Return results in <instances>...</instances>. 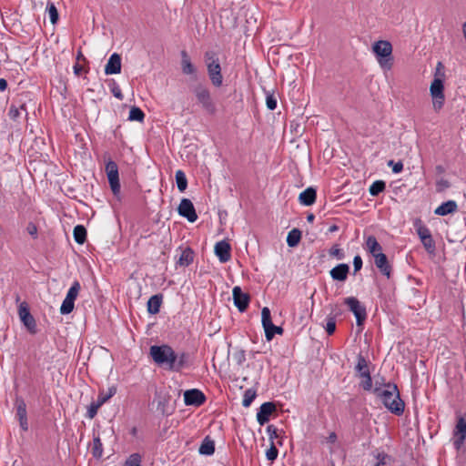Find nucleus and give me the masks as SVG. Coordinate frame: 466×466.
<instances>
[{
	"label": "nucleus",
	"mask_w": 466,
	"mask_h": 466,
	"mask_svg": "<svg viewBox=\"0 0 466 466\" xmlns=\"http://www.w3.org/2000/svg\"><path fill=\"white\" fill-rule=\"evenodd\" d=\"M149 354L157 365L174 371H180L186 366L187 360V353L182 352L177 354L175 350L167 344L151 346Z\"/></svg>",
	"instance_id": "obj_1"
},
{
	"label": "nucleus",
	"mask_w": 466,
	"mask_h": 466,
	"mask_svg": "<svg viewBox=\"0 0 466 466\" xmlns=\"http://www.w3.org/2000/svg\"><path fill=\"white\" fill-rule=\"evenodd\" d=\"M373 392L391 413L397 416L403 413L405 403L400 399L397 385L387 383L380 388L376 384Z\"/></svg>",
	"instance_id": "obj_2"
},
{
	"label": "nucleus",
	"mask_w": 466,
	"mask_h": 466,
	"mask_svg": "<svg viewBox=\"0 0 466 466\" xmlns=\"http://www.w3.org/2000/svg\"><path fill=\"white\" fill-rule=\"evenodd\" d=\"M371 49L381 69L390 70L393 66L392 45L387 40H379L373 43Z\"/></svg>",
	"instance_id": "obj_3"
},
{
	"label": "nucleus",
	"mask_w": 466,
	"mask_h": 466,
	"mask_svg": "<svg viewBox=\"0 0 466 466\" xmlns=\"http://www.w3.org/2000/svg\"><path fill=\"white\" fill-rule=\"evenodd\" d=\"M205 64L208 77L213 86L219 87L223 84L221 66L217 54L213 51H207L204 55Z\"/></svg>",
	"instance_id": "obj_4"
},
{
	"label": "nucleus",
	"mask_w": 466,
	"mask_h": 466,
	"mask_svg": "<svg viewBox=\"0 0 466 466\" xmlns=\"http://www.w3.org/2000/svg\"><path fill=\"white\" fill-rule=\"evenodd\" d=\"M370 361L364 356L358 355L355 365V376L360 380V387L366 391L372 389V379L370 375Z\"/></svg>",
	"instance_id": "obj_5"
},
{
	"label": "nucleus",
	"mask_w": 466,
	"mask_h": 466,
	"mask_svg": "<svg viewBox=\"0 0 466 466\" xmlns=\"http://www.w3.org/2000/svg\"><path fill=\"white\" fill-rule=\"evenodd\" d=\"M197 103L207 113L213 115L217 111L216 103L214 102L209 88L203 84H198L192 90Z\"/></svg>",
	"instance_id": "obj_6"
},
{
	"label": "nucleus",
	"mask_w": 466,
	"mask_h": 466,
	"mask_svg": "<svg viewBox=\"0 0 466 466\" xmlns=\"http://www.w3.org/2000/svg\"><path fill=\"white\" fill-rule=\"evenodd\" d=\"M451 441L457 451H466V413L456 417Z\"/></svg>",
	"instance_id": "obj_7"
},
{
	"label": "nucleus",
	"mask_w": 466,
	"mask_h": 466,
	"mask_svg": "<svg viewBox=\"0 0 466 466\" xmlns=\"http://www.w3.org/2000/svg\"><path fill=\"white\" fill-rule=\"evenodd\" d=\"M431 96L432 97V106L435 111H440L445 102L444 85L440 78H434L430 87Z\"/></svg>",
	"instance_id": "obj_8"
},
{
	"label": "nucleus",
	"mask_w": 466,
	"mask_h": 466,
	"mask_svg": "<svg viewBox=\"0 0 466 466\" xmlns=\"http://www.w3.org/2000/svg\"><path fill=\"white\" fill-rule=\"evenodd\" d=\"M345 305L354 314L357 325L361 327L367 318L366 308L354 297H349L344 299Z\"/></svg>",
	"instance_id": "obj_9"
},
{
	"label": "nucleus",
	"mask_w": 466,
	"mask_h": 466,
	"mask_svg": "<svg viewBox=\"0 0 466 466\" xmlns=\"http://www.w3.org/2000/svg\"><path fill=\"white\" fill-rule=\"evenodd\" d=\"M106 173L110 185L111 190L114 195L120 192L119 173L116 163L109 159L106 164Z\"/></svg>",
	"instance_id": "obj_10"
},
{
	"label": "nucleus",
	"mask_w": 466,
	"mask_h": 466,
	"mask_svg": "<svg viewBox=\"0 0 466 466\" xmlns=\"http://www.w3.org/2000/svg\"><path fill=\"white\" fill-rule=\"evenodd\" d=\"M232 295L235 306L240 312H244L249 305V295L248 293L243 292L241 288L238 286L233 288Z\"/></svg>",
	"instance_id": "obj_11"
},
{
	"label": "nucleus",
	"mask_w": 466,
	"mask_h": 466,
	"mask_svg": "<svg viewBox=\"0 0 466 466\" xmlns=\"http://www.w3.org/2000/svg\"><path fill=\"white\" fill-rule=\"evenodd\" d=\"M178 214L186 218L189 222H195L198 219L195 208L191 200L183 198L178 206Z\"/></svg>",
	"instance_id": "obj_12"
},
{
	"label": "nucleus",
	"mask_w": 466,
	"mask_h": 466,
	"mask_svg": "<svg viewBox=\"0 0 466 466\" xmlns=\"http://www.w3.org/2000/svg\"><path fill=\"white\" fill-rule=\"evenodd\" d=\"M184 401L186 405H193L198 407L206 401V396L201 390L192 389L184 392Z\"/></svg>",
	"instance_id": "obj_13"
},
{
	"label": "nucleus",
	"mask_w": 466,
	"mask_h": 466,
	"mask_svg": "<svg viewBox=\"0 0 466 466\" xmlns=\"http://www.w3.org/2000/svg\"><path fill=\"white\" fill-rule=\"evenodd\" d=\"M18 315L24 325L31 331L35 332V321L31 315L25 303H21L18 308Z\"/></svg>",
	"instance_id": "obj_14"
},
{
	"label": "nucleus",
	"mask_w": 466,
	"mask_h": 466,
	"mask_svg": "<svg viewBox=\"0 0 466 466\" xmlns=\"http://www.w3.org/2000/svg\"><path fill=\"white\" fill-rule=\"evenodd\" d=\"M276 410V406L273 402H265L263 403L258 413H257V420L259 425L263 426L266 424L271 416V414Z\"/></svg>",
	"instance_id": "obj_15"
},
{
	"label": "nucleus",
	"mask_w": 466,
	"mask_h": 466,
	"mask_svg": "<svg viewBox=\"0 0 466 466\" xmlns=\"http://www.w3.org/2000/svg\"><path fill=\"white\" fill-rule=\"evenodd\" d=\"M215 254L221 263H226L231 258V247L228 242L221 240L215 245Z\"/></svg>",
	"instance_id": "obj_16"
},
{
	"label": "nucleus",
	"mask_w": 466,
	"mask_h": 466,
	"mask_svg": "<svg viewBox=\"0 0 466 466\" xmlns=\"http://www.w3.org/2000/svg\"><path fill=\"white\" fill-rule=\"evenodd\" d=\"M121 72V56L120 55L114 53L110 56L106 66V75H115Z\"/></svg>",
	"instance_id": "obj_17"
},
{
	"label": "nucleus",
	"mask_w": 466,
	"mask_h": 466,
	"mask_svg": "<svg viewBox=\"0 0 466 466\" xmlns=\"http://www.w3.org/2000/svg\"><path fill=\"white\" fill-rule=\"evenodd\" d=\"M374 263L381 274L386 276L388 279L390 277L391 267L389 264L388 258L384 253L377 254V256L374 257Z\"/></svg>",
	"instance_id": "obj_18"
},
{
	"label": "nucleus",
	"mask_w": 466,
	"mask_h": 466,
	"mask_svg": "<svg viewBox=\"0 0 466 466\" xmlns=\"http://www.w3.org/2000/svg\"><path fill=\"white\" fill-rule=\"evenodd\" d=\"M350 272V267L348 264L342 263L337 265L335 268H333L330 271V277L334 280L338 281H345L348 278V274Z\"/></svg>",
	"instance_id": "obj_19"
},
{
	"label": "nucleus",
	"mask_w": 466,
	"mask_h": 466,
	"mask_svg": "<svg viewBox=\"0 0 466 466\" xmlns=\"http://www.w3.org/2000/svg\"><path fill=\"white\" fill-rule=\"evenodd\" d=\"M458 209V205L454 200H448L440 205L435 210V215L438 216H447L449 214H452L456 212Z\"/></svg>",
	"instance_id": "obj_20"
},
{
	"label": "nucleus",
	"mask_w": 466,
	"mask_h": 466,
	"mask_svg": "<svg viewBox=\"0 0 466 466\" xmlns=\"http://www.w3.org/2000/svg\"><path fill=\"white\" fill-rule=\"evenodd\" d=\"M317 192L313 187H308L299 196V201L304 206H311L315 203Z\"/></svg>",
	"instance_id": "obj_21"
},
{
	"label": "nucleus",
	"mask_w": 466,
	"mask_h": 466,
	"mask_svg": "<svg viewBox=\"0 0 466 466\" xmlns=\"http://www.w3.org/2000/svg\"><path fill=\"white\" fill-rule=\"evenodd\" d=\"M365 249L372 255V257H376L377 254H381L382 247L378 242L374 236H369L365 241Z\"/></svg>",
	"instance_id": "obj_22"
},
{
	"label": "nucleus",
	"mask_w": 466,
	"mask_h": 466,
	"mask_svg": "<svg viewBox=\"0 0 466 466\" xmlns=\"http://www.w3.org/2000/svg\"><path fill=\"white\" fill-rule=\"evenodd\" d=\"M163 296L161 294L153 295L147 301V311L150 314H157L162 305Z\"/></svg>",
	"instance_id": "obj_23"
},
{
	"label": "nucleus",
	"mask_w": 466,
	"mask_h": 466,
	"mask_svg": "<svg viewBox=\"0 0 466 466\" xmlns=\"http://www.w3.org/2000/svg\"><path fill=\"white\" fill-rule=\"evenodd\" d=\"M181 68L185 75H194L197 72L195 66L186 51L181 52Z\"/></svg>",
	"instance_id": "obj_24"
},
{
	"label": "nucleus",
	"mask_w": 466,
	"mask_h": 466,
	"mask_svg": "<svg viewBox=\"0 0 466 466\" xmlns=\"http://www.w3.org/2000/svg\"><path fill=\"white\" fill-rule=\"evenodd\" d=\"M194 260V252L190 248H187L182 250L180 257L177 262L179 267H187Z\"/></svg>",
	"instance_id": "obj_25"
},
{
	"label": "nucleus",
	"mask_w": 466,
	"mask_h": 466,
	"mask_svg": "<svg viewBox=\"0 0 466 466\" xmlns=\"http://www.w3.org/2000/svg\"><path fill=\"white\" fill-rule=\"evenodd\" d=\"M199 453L203 455H212L215 452V442L213 440H211L208 436H207L200 447H199Z\"/></svg>",
	"instance_id": "obj_26"
},
{
	"label": "nucleus",
	"mask_w": 466,
	"mask_h": 466,
	"mask_svg": "<svg viewBox=\"0 0 466 466\" xmlns=\"http://www.w3.org/2000/svg\"><path fill=\"white\" fill-rule=\"evenodd\" d=\"M301 239V231L298 228L290 230L287 237V244L290 248H294L299 245Z\"/></svg>",
	"instance_id": "obj_27"
},
{
	"label": "nucleus",
	"mask_w": 466,
	"mask_h": 466,
	"mask_svg": "<svg viewBox=\"0 0 466 466\" xmlns=\"http://www.w3.org/2000/svg\"><path fill=\"white\" fill-rule=\"evenodd\" d=\"M74 238L78 244H83L86 239V229L82 225H77L74 228Z\"/></svg>",
	"instance_id": "obj_28"
},
{
	"label": "nucleus",
	"mask_w": 466,
	"mask_h": 466,
	"mask_svg": "<svg viewBox=\"0 0 466 466\" xmlns=\"http://www.w3.org/2000/svg\"><path fill=\"white\" fill-rule=\"evenodd\" d=\"M22 113L27 115V110L25 104L20 105L18 107L15 105H12L10 106L8 115L11 119L16 121L20 117Z\"/></svg>",
	"instance_id": "obj_29"
},
{
	"label": "nucleus",
	"mask_w": 466,
	"mask_h": 466,
	"mask_svg": "<svg viewBox=\"0 0 466 466\" xmlns=\"http://www.w3.org/2000/svg\"><path fill=\"white\" fill-rule=\"evenodd\" d=\"M116 387L109 388L107 392H105V390H100L96 401L102 406L107 400H109L116 394Z\"/></svg>",
	"instance_id": "obj_30"
},
{
	"label": "nucleus",
	"mask_w": 466,
	"mask_h": 466,
	"mask_svg": "<svg viewBox=\"0 0 466 466\" xmlns=\"http://www.w3.org/2000/svg\"><path fill=\"white\" fill-rule=\"evenodd\" d=\"M176 182L180 192H184L187 189V180L185 173L182 170H177L176 172Z\"/></svg>",
	"instance_id": "obj_31"
},
{
	"label": "nucleus",
	"mask_w": 466,
	"mask_h": 466,
	"mask_svg": "<svg viewBox=\"0 0 466 466\" xmlns=\"http://www.w3.org/2000/svg\"><path fill=\"white\" fill-rule=\"evenodd\" d=\"M386 184L382 180H377L371 184L370 187V194L373 197L378 196L380 193L385 190Z\"/></svg>",
	"instance_id": "obj_32"
},
{
	"label": "nucleus",
	"mask_w": 466,
	"mask_h": 466,
	"mask_svg": "<svg viewBox=\"0 0 466 466\" xmlns=\"http://www.w3.org/2000/svg\"><path fill=\"white\" fill-rule=\"evenodd\" d=\"M144 118H145V114L139 107H137V106L131 107V109L129 111V116H128V119L130 121L142 122L144 120Z\"/></svg>",
	"instance_id": "obj_33"
},
{
	"label": "nucleus",
	"mask_w": 466,
	"mask_h": 466,
	"mask_svg": "<svg viewBox=\"0 0 466 466\" xmlns=\"http://www.w3.org/2000/svg\"><path fill=\"white\" fill-rule=\"evenodd\" d=\"M15 410H16L15 416L18 420L23 419V418H27L26 405L23 400H16Z\"/></svg>",
	"instance_id": "obj_34"
},
{
	"label": "nucleus",
	"mask_w": 466,
	"mask_h": 466,
	"mask_svg": "<svg viewBox=\"0 0 466 466\" xmlns=\"http://www.w3.org/2000/svg\"><path fill=\"white\" fill-rule=\"evenodd\" d=\"M81 286L78 281H75L68 289L66 298L75 301L79 294Z\"/></svg>",
	"instance_id": "obj_35"
},
{
	"label": "nucleus",
	"mask_w": 466,
	"mask_h": 466,
	"mask_svg": "<svg viewBox=\"0 0 466 466\" xmlns=\"http://www.w3.org/2000/svg\"><path fill=\"white\" fill-rule=\"evenodd\" d=\"M257 396L256 390L248 389L244 392L242 405L246 408L249 407Z\"/></svg>",
	"instance_id": "obj_36"
},
{
	"label": "nucleus",
	"mask_w": 466,
	"mask_h": 466,
	"mask_svg": "<svg viewBox=\"0 0 466 466\" xmlns=\"http://www.w3.org/2000/svg\"><path fill=\"white\" fill-rule=\"evenodd\" d=\"M75 307V301L65 298V299L62 302V305L60 307V312L63 315L69 314L73 311Z\"/></svg>",
	"instance_id": "obj_37"
},
{
	"label": "nucleus",
	"mask_w": 466,
	"mask_h": 466,
	"mask_svg": "<svg viewBox=\"0 0 466 466\" xmlns=\"http://www.w3.org/2000/svg\"><path fill=\"white\" fill-rule=\"evenodd\" d=\"M261 322L263 329L273 323L271 319V313L268 307H264L261 310Z\"/></svg>",
	"instance_id": "obj_38"
},
{
	"label": "nucleus",
	"mask_w": 466,
	"mask_h": 466,
	"mask_svg": "<svg viewBox=\"0 0 466 466\" xmlns=\"http://www.w3.org/2000/svg\"><path fill=\"white\" fill-rule=\"evenodd\" d=\"M420 241L429 253H433L435 251V242L431 237V234L426 238L424 237Z\"/></svg>",
	"instance_id": "obj_39"
},
{
	"label": "nucleus",
	"mask_w": 466,
	"mask_h": 466,
	"mask_svg": "<svg viewBox=\"0 0 466 466\" xmlns=\"http://www.w3.org/2000/svg\"><path fill=\"white\" fill-rule=\"evenodd\" d=\"M141 456L138 453H133L127 459L124 466H141Z\"/></svg>",
	"instance_id": "obj_40"
},
{
	"label": "nucleus",
	"mask_w": 466,
	"mask_h": 466,
	"mask_svg": "<svg viewBox=\"0 0 466 466\" xmlns=\"http://www.w3.org/2000/svg\"><path fill=\"white\" fill-rule=\"evenodd\" d=\"M100 407L101 405L96 400L91 402L87 408L86 417L89 419H94L97 414V411L100 409Z\"/></svg>",
	"instance_id": "obj_41"
},
{
	"label": "nucleus",
	"mask_w": 466,
	"mask_h": 466,
	"mask_svg": "<svg viewBox=\"0 0 466 466\" xmlns=\"http://www.w3.org/2000/svg\"><path fill=\"white\" fill-rule=\"evenodd\" d=\"M325 329L329 335H332L336 330V320L332 316H329L326 319V327Z\"/></svg>",
	"instance_id": "obj_42"
},
{
	"label": "nucleus",
	"mask_w": 466,
	"mask_h": 466,
	"mask_svg": "<svg viewBox=\"0 0 466 466\" xmlns=\"http://www.w3.org/2000/svg\"><path fill=\"white\" fill-rule=\"evenodd\" d=\"M50 21L56 24L58 20V12L54 4H50L47 6Z\"/></svg>",
	"instance_id": "obj_43"
},
{
	"label": "nucleus",
	"mask_w": 466,
	"mask_h": 466,
	"mask_svg": "<svg viewBox=\"0 0 466 466\" xmlns=\"http://www.w3.org/2000/svg\"><path fill=\"white\" fill-rule=\"evenodd\" d=\"M329 254L330 257L337 258L338 259H342L344 258V253L338 245L332 246L329 250Z\"/></svg>",
	"instance_id": "obj_44"
},
{
	"label": "nucleus",
	"mask_w": 466,
	"mask_h": 466,
	"mask_svg": "<svg viewBox=\"0 0 466 466\" xmlns=\"http://www.w3.org/2000/svg\"><path fill=\"white\" fill-rule=\"evenodd\" d=\"M278 454H279L278 449L272 443L270 448L268 449L266 451V457L268 461H273L277 459Z\"/></svg>",
	"instance_id": "obj_45"
},
{
	"label": "nucleus",
	"mask_w": 466,
	"mask_h": 466,
	"mask_svg": "<svg viewBox=\"0 0 466 466\" xmlns=\"http://www.w3.org/2000/svg\"><path fill=\"white\" fill-rule=\"evenodd\" d=\"M276 327L277 326L272 323V324H270V325H268V326L264 328L265 337H266V339L268 341L272 340V339L274 338Z\"/></svg>",
	"instance_id": "obj_46"
},
{
	"label": "nucleus",
	"mask_w": 466,
	"mask_h": 466,
	"mask_svg": "<svg viewBox=\"0 0 466 466\" xmlns=\"http://www.w3.org/2000/svg\"><path fill=\"white\" fill-rule=\"evenodd\" d=\"M378 462L375 466H387V462L390 460V457L388 454L384 452L378 453L377 455Z\"/></svg>",
	"instance_id": "obj_47"
},
{
	"label": "nucleus",
	"mask_w": 466,
	"mask_h": 466,
	"mask_svg": "<svg viewBox=\"0 0 466 466\" xmlns=\"http://www.w3.org/2000/svg\"><path fill=\"white\" fill-rule=\"evenodd\" d=\"M448 187H450V183L448 180H446L444 178H440L437 180L436 188H437L438 192H441V191L447 189Z\"/></svg>",
	"instance_id": "obj_48"
},
{
	"label": "nucleus",
	"mask_w": 466,
	"mask_h": 466,
	"mask_svg": "<svg viewBox=\"0 0 466 466\" xmlns=\"http://www.w3.org/2000/svg\"><path fill=\"white\" fill-rule=\"evenodd\" d=\"M266 104L269 110H274L277 107V99L273 95H267Z\"/></svg>",
	"instance_id": "obj_49"
},
{
	"label": "nucleus",
	"mask_w": 466,
	"mask_h": 466,
	"mask_svg": "<svg viewBox=\"0 0 466 466\" xmlns=\"http://www.w3.org/2000/svg\"><path fill=\"white\" fill-rule=\"evenodd\" d=\"M26 231L27 233L32 236L34 238H37V227L35 223L29 222L26 226Z\"/></svg>",
	"instance_id": "obj_50"
},
{
	"label": "nucleus",
	"mask_w": 466,
	"mask_h": 466,
	"mask_svg": "<svg viewBox=\"0 0 466 466\" xmlns=\"http://www.w3.org/2000/svg\"><path fill=\"white\" fill-rule=\"evenodd\" d=\"M417 233H418L420 240L423 239L424 237L426 238L431 234L430 229L425 226H420L417 228Z\"/></svg>",
	"instance_id": "obj_51"
},
{
	"label": "nucleus",
	"mask_w": 466,
	"mask_h": 466,
	"mask_svg": "<svg viewBox=\"0 0 466 466\" xmlns=\"http://www.w3.org/2000/svg\"><path fill=\"white\" fill-rule=\"evenodd\" d=\"M353 266H354V271L358 272L362 268V258L360 256L357 255L353 258Z\"/></svg>",
	"instance_id": "obj_52"
},
{
	"label": "nucleus",
	"mask_w": 466,
	"mask_h": 466,
	"mask_svg": "<svg viewBox=\"0 0 466 466\" xmlns=\"http://www.w3.org/2000/svg\"><path fill=\"white\" fill-rule=\"evenodd\" d=\"M73 68L75 75L77 76H79L84 70L83 66H81L79 63H76Z\"/></svg>",
	"instance_id": "obj_53"
},
{
	"label": "nucleus",
	"mask_w": 466,
	"mask_h": 466,
	"mask_svg": "<svg viewBox=\"0 0 466 466\" xmlns=\"http://www.w3.org/2000/svg\"><path fill=\"white\" fill-rule=\"evenodd\" d=\"M19 424L23 431H26L28 430V421L27 418L19 419Z\"/></svg>",
	"instance_id": "obj_54"
},
{
	"label": "nucleus",
	"mask_w": 466,
	"mask_h": 466,
	"mask_svg": "<svg viewBox=\"0 0 466 466\" xmlns=\"http://www.w3.org/2000/svg\"><path fill=\"white\" fill-rule=\"evenodd\" d=\"M327 442L329 443H335L337 441V434L335 432H330L329 436L326 439Z\"/></svg>",
	"instance_id": "obj_55"
},
{
	"label": "nucleus",
	"mask_w": 466,
	"mask_h": 466,
	"mask_svg": "<svg viewBox=\"0 0 466 466\" xmlns=\"http://www.w3.org/2000/svg\"><path fill=\"white\" fill-rule=\"evenodd\" d=\"M402 168H403L402 163L398 162V163L394 164L392 171L394 173H400L402 170Z\"/></svg>",
	"instance_id": "obj_56"
},
{
	"label": "nucleus",
	"mask_w": 466,
	"mask_h": 466,
	"mask_svg": "<svg viewBox=\"0 0 466 466\" xmlns=\"http://www.w3.org/2000/svg\"><path fill=\"white\" fill-rule=\"evenodd\" d=\"M7 87V82L5 79L1 78L0 79V91H5Z\"/></svg>",
	"instance_id": "obj_57"
},
{
	"label": "nucleus",
	"mask_w": 466,
	"mask_h": 466,
	"mask_svg": "<svg viewBox=\"0 0 466 466\" xmlns=\"http://www.w3.org/2000/svg\"><path fill=\"white\" fill-rule=\"evenodd\" d=\"M112 92H113V94H114V96H115L116 97H117V98H119V99H122V98H123V96H122L121 91H120V89H119V88H114V89L112 90Z\"/></svg>",
	"instance_id": "obj_58"
},
{
	"label": "nucleus",
	"mask_w": 466,
	"mask_h": 466,
	"mask_svg": "<svg viewBox=\"0 0 466 466\" xmlns=\"http://www.w3.org/2000/svg\"><path fill=\"white\" fill-rule=\"evenodd\" d=\"M76 60H77V63H78L79 61H81V60H82V61H86V58H85V56H84V55H83V53H82L81 51H78V52H77V55H76Z\"/></svg>",
	"instance_id": "obj_59"
},
{
	"label": "nucleus",
	"mask_w": 466,
	"mask_h": 466,
	"mask_svg": "<svg viewBox=\"0 0 466 466\" xmlns=\"http://www.w3.org/2000/svg\"><path fill=\"white\" fill-rule=\"evenodd\" d=\"M338 230H339V227H338L337 225H332V226H330V227H329V231L330 233L335 232V231H338Z\"/></svg>",
	"instance_id": "obj_60"
},
{
	"label": "nucleus",
	"mask_w": 466,
	"mask_h": 466,
	"mask_svg": "<svg viewBox=\"0 0 466 466\" xmlns=\"http://www.w3.org/2000/svg\"><path fill=\"white\" fill-rule=\"evenodd\" d=\"M276 334L282 335L283 334V329L281 327L277 326L276 329H275V335Z\"/></svg>",
	"instance_id": "obj_61"
},
{
	"label": "nucleus",
	"mask_w": 466,
	"mask_h": 466,
	"mask_svg": "<svg viewBox=\"0 0 466 466\" xmlns=\"http://www.w3.org/2000/svg\"><path fill=\"white\" fill-rule=\"evenodd\" d=\"M315 218V216L313 214H309L308 217H307V219L308 221L309 222H312Z\"/></svg>",
	"instance_id": "obj_62"
},
{
	"label": "nucleus",
	"mask_w": 466,
	"mask_h": 466,
	"mask_svg": "<svg viewBox=\"0 0 466 466\" xmlns=\"http://www.w3.org/2000/svg\"><path fill=\"white\" fill-rule=\"evenodd\" d=\"M95 443H96H96H98V444H100V445H101V443H100V440H99V439H96V440L95 441Z\"/></svg>",
	"instance_id": "obj_63"
}]
</instances>
